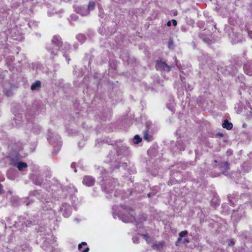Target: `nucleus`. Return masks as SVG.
<instances>
[{"label": "nucleus", "instance_id": "a18cd8bd", "mask_svg": "<svg viewBox=\"0 0 252 252\" xmlns=\"http://www.w3.org/2000/svg\"><path fill=\"white\" fill-rule=\"evenodd\" d=\"M249 36L251 38H252V32L251 33H249Z\"/></svg>", "mask_w": 252, "mask_h": 252}, {"label": "nucleus", "instance_id": "c9c22d12", "mask_svg": "<svg viewBox=\"0 0 252 252\" xmlns=\"http://www.w3.org/2000/svg\"><path fill=\"white\" fill-rule=\"evenodd\" d=\"M132 240L134 243H138L139 242V241L137 237H133Z\"/></svg>", "mask_w": 252, "mask_h": 252}, {"label": "nucleus", "instance_id": "de8ad7c7", "mask_svg": "<svg viewBox=\"0 0 252 252\" xmlns=\"http://www.w3.org/2000/svg\"><path fill=\"white\" fill-rule=\"evenodd\" d=\"M231 205H232V206H233V205H234V203H232V202H231Z\"/></svg>", "mask_w": 252, "mask_h": 252}, {"label": "nucleus", "instance_id": "bb28decb", "mask_svg": "<svg viewBox=\"0 0 252 252\" xmlns=\"http://www.w3.org/2000/svg\"><path fill=\"white\" fill-rule=\"evenodd\" d=\"M43 187L46 189V190H48L49 192L50 191H53L55 190V188H56V186H54L53 185V186H51L50 187V189L48 188V187H47V186L45 185V183L43 184Z\"/></svg>", "mask_w": 252, "mask_h": 252}, {"label": "nucleus", "instance_id": "0eeeda50", "mask_svg": "<svg viewBox=\"0 0 252 252\" xmlns=\"http://www.w3.org/2000/svg\"><path fill=\"white\" fill-rule=\"evenodd\" d=\"M153 249L159 252H164L165 247V243L163 241L159 242H155L152 245Z\"/></svg>", "mask_w": 252, "mask_h": 252}, {"label": "nucleus", "instance_id": "49530a36", "mask_svg": "<svg viewBox=\"0 0 252 252\" xmlns=\"http://www.w3.org/2000/svg\"><path fill=\"white\" fill-rule=\"evenodd\" d=\"M151 193L148 194V196L149 197H151Z\"/></svg>", "mask_w": 252, "mask_h": 252}, {"label": "nucleus", "instance_id": "4468645a", "mask_svg": "<svg viewBox=\"0 0 252 252\" xmlns=\"http://www.w3.org/2000/svg\"><path fill=\"white\" fill-rule=\"evenodd\" d=\"M189 140H187L186 141H185L183 142V141L181 140H179L177 141V146L178 148L179 149L180 151H184L185 149V148L187 145V144H189Z\"/></svg>", "mask_w": 252, "mask_h": 252}, {"label": "nucleus", "instance_id": "5701e85b", "mask_svg": "<svg viewBox=\"0 0 252 252\" xmlns=\"http://www.w3.org/2000/svg\"><path fill=\"white\" fill-rule=\"evenodd\" d=\"M144 139L147 141L150 142L152 140L153 136L149 134L147 131H145L144 132Z\"/></svg>", "mask_w": 252, "mask_h": 252}, {"label": "nucleus", "instance_id": "f03ea898", "mask_svg": "<svg viewBox=\"0 0 252 252\" xmlns=\"http://www.w3.org/2000/svg\"><path fill=\"white\" fill-rule=\"evenodd\" d=\"M117 181L114 178L105 179L101 184L102 190L106 193H112L115 188Z\"/></svg>", "mask_w": 252, "mask_h": 252}, {"label": "nucleus", "instance_id": "412c9836", "mask_svg": "<svg viewBox=\"0 0 252 252\" xmlns=\"http://www.w3.org/2000/svg\"><path fill=\"white\" fill-rule=\"evenodd\" d=\"M187 234L188 231L187 230L182 231L179 234V237L176 242V245H177L178 243L181 242V241L182 240V237H184Z\"/></svg>", "mask_w": 252, "mask_h": 252}, {"label": "nucleus", "instance_id": "dca6fc26", "mask_svg": "<svg viewBox=\"0 0 252 252\" xmlns=\"http://www.w3.org/2000/svg\"><path fill=\"white\" fill-rule=\"evenodd\" d=\"M41 87V82L39 80H36L32 83L31 86V89L32 91L39 90Z\"/></svg>", "mask_w": 252, "mask_h": 252}, {"label": "nucleus", "instance_id": "9d476101", "mask_svg": "<svg viewBox=\"0 0 252 252\" xmlns=\"http://www.w3.org/2000/svg\"><path fill=\"white\" fill-rule=\"evenodd\" d=\"M94 182V178L91 176H85L82 181L83 184L88 187L93 186Z\"/></svg>", "mask_w": 252, "mask_h": 252}, {"label": "nucleus", "instance_id": "7ed1b4c3", "mask_svg": "<svg viewBox=\"0 0 252 252\" xmlns=\"http://www.w3.org/2000/svg\"><path fill=\"white\" fill-rule=\"evenodd\" d=\"M113 211H114V208H113ZM113 215L114 218H116L117 216L120 220H122L123 222L126 223L133 222L136 221L135 217L132 213L128 214V215L121 214H115V212L113 211Z\"/></svg>", "mask_w": 252, "mask_h": 252}, {"label": "nucleus", "instance_id": "8fccbe9b", "mask_svg": "<svg viewBox=\"0 0 252 252\" xmlns=\"http://www.w3.org/2000/svg\"><path fill=\"white\" fill-rule=\"evenodd\" d=\"M219 204V203H216V205H218Z\"/></svg>", "mask_w": 252, "mask_h": 252}, {"label": "nucleus", "instance_id": "7c9ffc66", "mask_svg": "<svg viewBox=\"0 0 252 252\" xmlns=\"http://www.w3.org/2000/svg\"><path fill=\"white\" fill-rule=\"evenodd\" d=\"M148 243H150V238L147 234L142 235Z\"/></svg>", "mask_w": 252, "mask_h": 252}, {"label": "nucleus", "instance_id": "c85d7f7f", "mask_svg": "<svg viewBox=\"0 0 252 252\" xmlns=\"http://www.w3.org/2000/svg\"><path fill=\"white\" fill-rule=\"evenodd\" d=\"M27 226H30L31 225L35 224L36 223L35 220H27V222H25Z\"/></svg>", "mask_w": 252, "mask_h": 252}, {"label": "nucleus", "instance_id": "c03bdc74", "mask_svg": "<svg viewBox=\"0 0 252 252\" xmlns=\"http://www.w3.org/2000/svg\"><path fill=\"white\" fill-rule=\"evenodd\" d=\"M41 199H42V201H45L46 202H49V201L48 200H47L46 198H42Z\"/></svg>", "mask_w": 252, "mask_h": 252}, {"label": "nucleus", "instance_id": "2f4dec72", "mask_svg": "<svg viewBox=\"0 0 252 252\" xmlns=\"http://www.w3.org/2000/svg\"><path fill=\"white\" fill-rule=\"evenodd\" d=\"M167 108L169 110H170L171 111H173V108H174V103H173V102L172 103V104L170 106H169L168 105H167Z\"/></svg>", "mask_w": 252, "mask_h": 252}, {"label": "nucleus", "instance_id": "72a5a7b5", "mask_svg": "<svg viewBox=\"0 0 252 252\" xmlns=\"http://www.w3.org/2000/svg\"><path fill=\"white\" fill-rule=\"evenodd\" d=\"M181 242H182L184 244L189 243V240L188 238L182 239V240L181 241Z\"/></svg>", "mask_w": 252, "mask_h": 252}, {"label": "nucleus", "instance_id": "c756f323", "mask_svg": "<svg viewBox=\"0 0 252 252\" xmlns=\"http://www.w3.org/2000/svg\"><path fill=\"white\" fill-rule=\"evenodd\" d=\"M222 168H224L226 169H229V164L227 162H224L222 163V165L221 166Z\"/></svg>", "mask_w": 252, "mask_h": 252}, {"label": "nucleus", "instance_id": "aec40b11", "mask_svg": "<svg viewBox=\"0 0 252 252\" xmlns=\"http://www.w3.org/2000/svg\"><path fill=\"white\" fill-rule=\"evenodd\" d=\"M33 182L36 185L41 186L43 183L42 177L40 176H37L33 179Z\"/></svg>", "mask_w": 252, "mask_h": 252}, {"label": "nucleus", "instance_id": "423d86ee", "mask_svg": "<svg viewBox=\"0 0 252 252\" xmlns=\"http://www.w3.org/2000/svg\"><path fill=\"white\" fill-rule=\"evenodd\" d=\"M173 67V66H169L165 62H162L160 60H158L156 65V68L158 70L169 71L171 68Z\"/></svg>", "mask_w": 252, "mask_h": 252}, {"label": "nucleus", "instance_id": "6ab92c4d", "mask_svg": "<svg viewBox=\"0 0 252 252\" xmlns=\"http://www.w3.org/2000/svg\"><path fill=\"white\" fill-rule=\"evenodd\" d=\"M222 127L228 130H230L232 128L233 125L231 123L228 122L227 120H225L222 125Z\"/></svg>", "mask_w": 252, "mask_h": 252}, {"label": "nucleus", "instance_id": "2eb2a0df", "mask_svg": "<svg viewBox=\"0 0 252 252\" xmlns=\"http://www.w3.org/2000/svg\"><path fill=\"white\" fill-rule=\"evenodd\" d=\"M127 148L126 146H122L117 149L118 156L121 155H126L127 154Z\"/></svg>", "mask_w": 252, "mask_h": 252}, {"label": "nucleus", "instance_id": "473e14b6", "mask_svg": "<svg viewBox=\"0 0 252 252\" xmlns=\"http://www.w3.org/2000/svg\"><path fill=\"white\" fill-rule=\"evenodd\" d=\"M102 9L99 7V16L100 17H101V18H103L104 17L103 14H102Z\"/></svg>", "mask_w": 252, "mask_h": 252}, {"label": "nucleus", "instance_id": "a19ab883", "mask_svg": "<svg viewBox=\"0 0 252 252\" xmlns=\"http://www.w3.org/2000/svg\"><path fill=\"white\" fill-rule=\"evenodd\" d=\"M233 244H234V243H233V241L230 240L229 243V245L231 246V245H233Z\"/></svg>", "mask_w": 252, "mask_h": 252}, {"label": "nucleus", "instance_id": "4c0bfd02", "mask_svg": "<svg viewBox=\"0 0 252 252\" xmlns=\"http://www.w3.org/2000/svg\"><path fill=\"white\" fill-rule=\"evenodd\" d=\"M171 22L172 23V24H173L174 26H176V25H177V23L176 20H174V19H173V20H172Z\"/></svg>", "mask_w": 252, "mask_h": 252}, {"label": "nucleus", "instance_id": "a878e982", "mask_svg": "<svg viewBox=\"0 0 252 252\" xmlns=\"http://www.w3.org/2000/svg\"><path fill=\"white\" fill-rule=\"evenodd\" d=\"M142 140L141 138L138 135H135L133 138V142L135 144H138Z\"/></svg>", "mask_w": 252, "mask_h": 252}, {"label": "nucleus", "instance_id": "f257e3e1", "mask_svg": "<svg viewBox=\"0 0 252 252\" xmlns=\"http://www.w3.org/2000/svg\"><path fill=\"white\" fill-rule=\"evenodd\" d=\"M61 47H62L63 51H64L63 52V56L65 58L67 63H69L70 59L68 58L66 53L69 51L70 46L66 43L63 44L60 36L55 35L52 39L51 43L47 46V50L50 54L51 57L54 58L58 54Z\"/></svg>", "mask_w": 252, "mask_h": 252}, {"label": "nucleus", "instance_id": "f3484780", "mask_svg": "<svg viewBox=\"0 0 252 252\" xmlns=\"http://www.w3.org/2000/svg\"><path fill=\"white\" fill-rule=\"evenodd\" d=\"M47 140L49 141V142L50 143H51L52 141L53 142H55L56 141V142H57V144L59 145H60L61 144H60L61 143L60 142V137L58 135H55V139L54 140V138H52L51 136H50V135L48 134V136H47Z\"/></svg>", "mask_w": 252, "mask_h": 252}, {"label": "nucleus", "instance_id": "e433bc0d", "mask_svg": "<svg viewBox=\"0 0 252 252\" xmlns=\"http://www.w3.org/2000/svg\"><path fill=\"white\" fill-rule=\"evenodd\" d=\"M237 71V69L236 68H235V69L233 70V71H232V72H230V74H231L232 75H234L235 73H236Z\"/></svg>", "mask_w": 252, "mask_h": 252}, {"label": "nucleus", "instance_id": "79ce46f5", "mask_svg": "<svg viewBox=\"0 0 252 252\" xmlns=\"http://www.w3.org/2000/svg\"><path fill=\"white\" fill-rule=\"evenodd\" d=\"M171 21H168L167 23V26L168 27H170L171 26Z\"/></svg>", "mask_w": 252, "mask_h": 252}, {"label": "nucleus", "instance_id": "39448f33", "mask_svg": "<svg viewBox=\"0 0 252 252\" xmlns=\"http://www.w3.org/2000/svg\"><path fill=\"white\" fill-rule=\"evenodd\" d=\"M72 210L71 206L66 203L62 204L59 210L60 212L65 218H68L70 216L72 213Z\"/></svg>", "mask_w": 252, "mask_h": 252}, {"label": "nucleus", "instance_id": "9b49d317", "mask_svg": "<svg viewBox=\"0 0 252 252\" xmlns=\"http://www.w3.org/2000/svg\"><path fill=\"white\" fill-rule=\"evenodd\" d=\"M66 191L70 194V197L73 201H75L76 197L73 195L77 191V189L73 185H69L66 189Z\"/></svg>", "mask_w": 252, "mask_h": 252}, {"label": "nucleus", "instance_id": "ea45409f", "mask_svg": "<svg viewBox=\"0 0 252 252\" xmlns=\"http://www.w3.org/2000/svg\"><path fill=\"white\" fill-rule=\"evenodd\" d=\"M2 188H3V186L1 184H0V194H1V193L2 192Z\"/></svg>", "mask_w": 252, "mask_h": 252}, {"label": "nucleus", "instance_id": "f8f14e48", "mask_svg": "<svg viewBox=\"0 0 252 252\" xmlns=\"http://www.w3.org/2000/svg\"><path fill=\"white\" fill-rule=\"evenodd\" d=\"M244 70L247 75L252 76V63L251 62H249L244 64Z\"/></svg>", "mask_w": 252, "mask_h": 252}, {"label": "nucleus", "instance_id": "58836bf2", "mask_svg": "<svg viewBox=\"0 0 252 252\" xmlns=\"http://www.w3.org/2000/svg\"><path fill=\"white\" fill-rule=\"evenodd\" d=\"M11 219L10 218H7V219L6 221H7V223H8V224H9H9H12V223H11V222H11Z\"/></svg>", "mask_w": 252, "mask_h": 252}, {"label": "nucleus", "instance_id": "37998d69", "mask_svg": "<svg viewBox=\"0 0 252 252\" xmlns=\"http://www.w3.org/2000/svg\"><path fill=\"white\" fill-rule=\"evenodd\" d=\"M5 94L8 96H9L11 95L10 92H9L8 91H7Z\"/></svg>", "mask_w": 252, "mask_h": 252}, {"label": "nucleus", "instance_id": "393cba45", "mask_svg": "<svg viewBox=\"0 0 252 252\" xmlns=\"http://www.w3.org/2000/svg\"><path fill=\"white\" fill-rule=\"evenodd\" d=\"M15 29H13L11 30V36H12L13 39L14 40H20L21 39H22V36L21 35H14V33H15Z\"/></svg>", "mask_w": 252, "mask_h": 252}, {"label": "nucleus", "instance_id": "a211bd4d", "mask_svg": "<svg viewBox=\"0 0 252 252\" xmlns=\"http://www.w3.org/2000/svg\"><path fill=\"white\" fill-rule=\"evenodd\" d=\"M87 243L86 242H82L81 244H79L78 245V250L81 252H88L89 251V247H86L85 249L83 248V246H86Z\"/></svg>", "mask_w": 252, "mask_h": 252}, {"label": "nucleus", "instance_id": "6e6552de", "mask_svg": "<svg viewBox=\"0 0 252 252\" xmlns=\"http://www.w3.org/2000/svg\"><path fill=\"white\" fill-rule=\"evenodd\" d=\"M110 159L106 160V161L110 164V169L111 171L114 170L115 169L118 168L120 165V162L117 161V159L113 158V159H111V155H109Z\"/></svg>", "mask_w": 252, "mask_h": 252}, {"label": "nucleus", "instance_id": "f704fd0d", "mask_svg": "<svg viewBox=\"0 0 252 252\" xmlns=\"http://www.w3.org/2000/svg\"><path fill=\"white\" fill-rule=\"evenodd\" d=\"M70 18L72 20L74 21L76 20L78 18L76 15L73 14L71 15Z\"/></svg>", "mask_w": 252, "mask_h": 252}, {"label": "nucleus", "instance_id": "1a4fd4ad", "mask_svg": "<svg viewBox=\"0 0 252 252\" xmlns=\"http://www.w3.org/2000/svg\"><path fill=\"white\" fill-rule=\"evenodd\" d=\"M11 164L17 167L18 170L21 171H24L28 167L27 164L22 161L12 160Z\"/></svg>", "mask_w": 252, "mask_h": 252}, {"label": "nucleus", "instance_id": "3c124183", "mask_svg": "<svg viewBox=\"0 0 252 252\" xmlns=\"http://www.w3.org/2000/svg\"><path fill=\"white\" fill-rule=\"evenodd\" d=\"M74 171H75V172H76V171H77L76 169H75V170H74Z\"/></svg>", "mask_w": 252, "mask_h": 252}, {"label": "nucleus", "instance_id": "cd10ccee", "mask_svg": "<svg viewBox=\"0 0 252 252\" xmlns=\"http://www.w3.org/2000/svg\"><path fill=\"white\" fill-rule=\"evenodd\" d=\"M97 172L103 175L106 173V169L103 167H100L98 168Z\"/></svg>", "mask_w": 252, "mask_h": 252}, {"label": "nucleus", "instance_id": "09e8293b", "mask_svg": "<svg viewBox=\"0 0 252 252\" xmlns=\"http://www.w3.org/2000/svg\"><path fill=\"white\" fill-rule=\"evenodd\" d=\"M33 132H37V131L34 129H33Z\"/></svg>", "mask_w": 252, "mask_h": 252}, {"label": "nucleus", "instance_id": "20e7f679", "mask_svg": "<svg viewBox=\"0 0 252 252\" xmlns=\"http://www.w3.org/2000/svg\"><path fill=\"white\" fill-rule=\"evenodd\" d=\"M95 3L94 1L89 2L88 7L86 8L85 7H77L75 8V11L82 16H86L89 14V11L94 9Z\"/></svg>", "mask_w": 252, "mask_h": 252}, {"label": "nucleus", "instance_id": "4be33fe9", "mask_svg": "<svg viewBox=\"0 0 252 252\" xmlns=\"http://www.w3.org/2000/svg\"><path fill=\"white\" fill-rule=\"evenodd\" d=\"M76 38L80 42V43L82 44L86 40V37L84 34H78L76 35Z\"/></svg>", "mask_w": 252, "mask_h": 252}, {"label": "nucleus", "instance_id": "b1692460", "mask_svg": "<svg viewBox=\"0 0 252 252\" xmlns=\"http://www.w3.org/2000/svg\"><path fill=\"white\" fill-rule=\"evenodd\" d=\"M239 210H237L236 211H234L233 213L232 214V218L233 220H237V215L238 216V218L240 219L242 216V214L241 213L240 214H237V213L238 212Z\"/></svg>", "mask_w": 252, "mask_h": 252}, {"label": "nucleus", "instance_id": "ddd939ff", "mask_svg": "<svg viewBox=\"0 0 252 252\" xmlns=\"http://www.w3.org/2000/svg\"><path fill=\"white\" fill-rule=\"evenodd\" d=\"M207 32V31L206 30H204L200 33L199 36L204 41L209 43L210 41V35H208Z\"/></svg>", "mask_w": 252, "mask_h": 252}]
</instances>
